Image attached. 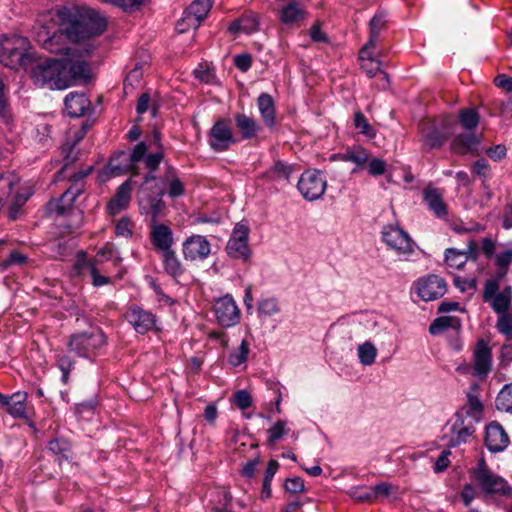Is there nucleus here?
<instances>
[{
  "label": "nucleus",
  "mask_w": 512,
  "mask_h": 512,
  "mask_svg": "<svg viewBox=\"0 0 512 512\" xmlns=\"http://www.w3.org/2000/svg\"><path fill=\"white\" fill-rule=\"evenodd\" d=\"M236 143L232 129L227 119H219L209 131V146L215 152H224L230 145Z\"/></svg>",
  "instance_id": "nucleus-12"
},
{
  "label": "nucleus",
  "mask_w": 512,
  "mask_h": 512,
  "mask_svg": "<svg viewBox=\"0 0 512 512\" xmlns=\"http://www.w3.org/2000/svg\"><path fill=\"white\" fill-rule=\"evenodd\" d=\"M454 122L451 117L424 119L419 123L421 141L426 150L440 148L453 133Z\"/></svg>",
  "instance_id": "nucleus-2"
},
{
  "label": "nucleus",
  "mask_w": 512,
  "mask_h": 512,
  "mask_svg": "<svg viewBox=\"0 0 512 512\" xmlns=\"http://www.w3.org/2000/svg\"><path fill=\"white\" fill-rule=\"evenodd\" d=\"M165 191L158 188L155 195H142L139 197V208L142 214L150 215L152 223H156L159 216L165 209V203L162 200Z\"/></svg>",
  "instance_id": "nucleus-19"
},
{
  "label": "nucleus",
  "mask_w": 512,
  "mask_h": 512,
  "mask_svg": "<svg viewBox=\"0 0 512 512\" xmlns=\"http://www.w3.org/2000/svg\"><path fill=\"white\" fill-rule=\"evenodd\" d=\"M327 187L326 178L319 170H307L301 174L297 188L308 201H314L323 196Z\"/></svg>",
  "instance_id": "nucleus-9"
},
{
  "label": "nucleus",
  "mask_w": 512,
  "mask_h": 512,
  "mask_svg": "<svg viewBox=\"0 0 512 512\" xmlns=\"http://www.w3.org/2000/svg\"><path fill=\"white\" fill-rule=\"evenodd\" d=\"M109 171L114 175H122L131 172L134 175V168L129 157V152H117L108 163Z\"/></svg>",
  "instance_id": "nucleus-30"
},
{
  "label": "nucleus",
  "mask_w": 512,
  "mask_h": 512,
  "mask_svg": "<svg viewBox=\"0 0 512 512\" xmlns=\"http://www.w3.org/2000/svg\"><path fill=\"white\" fill-rule=\"evenodd\" d=\"M498 279H488L484 284L483 301L488 303L498 315L507 313L512 300V287L499 289Z\"/></svg>",
  "instance_id": "nucleus-8"
},
{
  "label": "nucleus",
  "mask_w": 512,
  "mask_h": 512,
  "mask_svg": "<svg viewBox=\"0 0 512 512\" xmlns=\"http://www.w3.org/2000/svg\"><path fill=\"white\" fill-rule=\"evenodd\" d=\"M508 444L509 437L499 423L492 422L486 427L485 445L490 452H501Z\"/></svg>",
  "instance_id": "nucleus-20"
},
{
  "label": "nucleus",
  "mask_w": 512,
  "mask_h": 512,
  "mask_svg": "<svg viewBox=\"0 0 512 512\" xmlns=\"http://www.w3.org/2000/svg\"><path fill=\"white\" fill-rule=\"evenodd\" d=\"M359 362L364 366H370L375 362L377 349L373 343L366 341L357 349Z\"/></svg>",
  "instance_id": "nucleus-40"
},
{
  "label": "nucleus",
  "mask_w": 512,
  "mask_h": 512,
  "mask_svg": "<svg viewBox=\"0 0 512 512\" xmlns=\"http://www.w3.org/2000/svg\"><path fill=\"white\" fill-rule=\"evenodd\" d=\"M249 343L244 339L240 346L233 350L228 356V362L230 365L237 367L246 362L249 354Z\"/></svg>",
  "instance_id": "nucleus-43"
},
{
  "label": "nucleus",
  "mask_w": 512,
  "mask_h": 512,
  "mask_svg": "<svg viewBox=\"0 0 512 512\" xmlns=\"http://www.w3.org/2000/svg\"><path fill=\"white\" fill-rule=\"evenodd\" d=\"M234 122L235 127L245 140L256 138L262 129L256 119L245 113L234 114Z\"/></svg>",
  "instance_id": "nucleus-24"
},
{
  "label": "nucleus",
  "mask_w": 512,
  "mask_h": 512,
  "mask_svg": "<svg viewBox=\"0 0 512 512\" xmlns=\"http://www.w3.org/2000/svg\"><path fill=\"white\" fill-rule=\"evenodd\" d=\"M373 490V498L374 500L378 497H389L390 495L394 494L397 491V488L387 482H381L374 487H372Z\"/></svg>",
  "instance_id": "nucleus-55"
},
{
  "label": "nucleus",
  "mask_w": 512,
  "mask_h": 512,
  "mask_svg": "<svg viewBox=\"0 0 512 512\" xmlns=\"http://www.w3.org/2000/svg\"><path fill=\"white\" fill-rule=\"evenodd\" d=\"M242 21V32L246 34L253 33L258 29L257 18L253 15L244 16L241 18Z\"/></svg>",
  "instance_id": "nucleus-62"
},
{
  "label": "nucleus",
  "mask_w": 512,
  "mask_h": 512,
  "mask_svg": "<svg viewBox=\"0 0 512 512\" xmlns=\"http://www.w3.org/2000/svg\"><path fill=\"white\" fill-rule=\"evenodd\" d=\"M386 25V19L385 15L380 12L375 14L369 23L370 28V36L368 39V45L375 46L376 42L378 40L379 33L382 29L385 28Z\"/></svg>",
  "instance_id": "nucleus-41"
},
{
  "label": "nucleus",
  "mask_w": 512,
  "mask_h": 512,
  "mask_svg": "<svg viewBox=\"0 0 512 512\" xmlns=\"http://www.w3.org/2000/svg\"><path fill=\"white\" fill-rule=\"evenodd\" d=\"M65 109L70 117H81L90 108V100L85 93L70 92L64 100Z\"/></svg>",
  "instance_id": "nucleus-25"
},
{
  "label": "nucleus",
  "mask_w": 512,
  "mask_h": 512,
  "mask_svg": "<svg viewBox=\"0 0 512 512\" xmlns=\"http://www.w3.org/2000/svg\"><path fill=\"white\" fill-rule=\"evenodd\" d=\"M468 257L461 250L455 248H448L445 251V262L449 267L461 269L464 267Z\"/></svg>",
  "instance_id": "nucleus-42"
},
{
  "label": "nucleus",
  "mask_w": 512,
  "mask_h": 512,
  "mask_svg": "<svg viewBox=\"0 0 512 512\" xmlns=\"http://www.w3.org/2000/svg\"><path fill=\"white\" fill-rule=\"evenodd\" d=\"M333 159H339L345 162H352L357 167H362L369 159L367 151L361 147L348 149L344 153L333 155Z\"/></svg>",
  "instance_id": "nucleus-35"
},
{
  "label": "nucleus",
  "mask_w": 512,
  "mask_h": 512,
  "mask_svg": "<svg viewBox=\"0 0 512 512\" xmlns=\"http://www.w3.org/2000/svg\"><path fill=\"white\" fill-rule=\"evenodd\" d=\"M423 200L435 217L445 218L448 215L447 205L440 189L428 185L423 190Z\"/></svg>",
  "instance_id": "nucleus-21"
},
{
  "label": "nucleus",
  "mask_w": 512,
  "mask_h": 512,
  "mask_svg": "<svg viewBox=\"0 0 512 512\" xmlns=\"http://www.w3.org/2000/svg\"><path fill=\"white\" fill-rule=\"evenodd\" d=\"M361 67L366 72L367 76L372 78L380 71L381 62L368 57L367 62L362 63Z\"/></svg>",
  "instance_id": "nucleus-59"
},
{
  "label": "nucleus",
  "mask_w": 512,
  "mask_h": 512,
  "mask_svg": "<svg viewBox=\"0 0 512 512\" xmlns=\"http://www.w3.org/2000/svg\"><path fill=\"white\" fill-rule=\"evenodd\" d=\"M305 10L295 2L284 6L280 12V21L290 26H299L300 21L305 17Z\"/></svg>",
  "instance_id": "nucleus-33"
},
{
  "label": "nucleus",
  "mask_w": 512,
  "mask_h": 512,
  "mask_svg": "<svg viewBox=\"0 0 512 512\" xmlns=\"http://www.w3.org/2000/svg\"><path fill=\"white\" fill-rule=\"evenodd\" d=\"M148 147L145 142H139L134 146L131 152H129V157L131 159V163L134 168V175H138V167L137 164L145 159Z\"/></svg>",
  "instance_id": "nucleus-48"
},
{
  "label": "nucleus",
  "mask_w": 512,
  "mask_h": 512,
  "mask_svg": "<svg viewBox=\"0 0 512 512\" xmlns=\"http://www.w3.org/2000/svg\"><path fill=\"white\" fill-rule=\"evenodd\" d=\"M213 0H194L186 10L185 19L190 25L198 27L209 13Z\"/></svg>",
  "instance_id": "nucleus-27"
},
{
  "label": "nucleus",
  "mask_w": 512,
  "mask_h": 512,
  "mask_svg": "<svg viewBox=\"0 0 512 512\" xmlns=\"http://www.w3.org/2000/svg\"><path fill=\"white\" fill-rule=\"evenodd\" d=\"M29 49L26 37L12 35L3 36L0 41V62L10 68L20 65Z\"/></svg>",
  "instance_id": "nucleus-7"
},
{
  "label": "nucleus",
  "mask_w": 512,
  "mask_h": 512,
  "mask_svg": "<svg viewBox=\"0 0 512 512\" xmlns=\"http://www.w3.org/2000/svg\"><path fill=\"white\" fill-rule=\"evenodd\" d=\"M17 186L13 175L0 176V203L8 208V217L11 220L18 219L21 208L31 195L27 190L20 191Z\"/></svg>",
  "instance_id": "nucleus-3"
},
{
  "label": "nucleus",
  "mask_w": 512,
  "mask_h": 512,
  "mask_svg": "<svg viewBox=\"0 0 512 512\" xmlns=\"http://www.w3.org/2000/svg\"><path fill=\"white\" fill-rule=\"evenodd\" d=\"M235 66L242 72H246L252 65V57L249 54H239L234 58Z\"/></svg>",
  "instance_id": "nucleus-63"
},
{
  "label": "nucleus",
  "mask_w": 512,
  "mask_h": 512,
  "mask_svg": "<svg viewBox=\"0 0 512 512\" xmlns=\"http://www.w3.org/2000/svg\"><path fill=\"white\" fill-rule=\"evenodd\" d=\"M280 311L277 301L273 298L263 299L258 303V313L264 316H272Z\"/></svg>",
  "instance_id": "nucleus-51"
},
{
  "label": "nucleus",
  "mask_w": 512,
  "mask_h": 512,
  "mask_svg": "<svg viewBox=\"0 0 512 512\" xmlns=\"http://www.w3.org/2000/svg\"><path fill=\"white\" fill-rule=\"evenodd\" d=\"M59 27L50 31L42 26L37 41L51 53L63 52L61 59H48L37 64L32 70L36 84L50 89L62 90L76 80L89 77L90 68L82 53L77 49L59 46L65 37L72 43L89 41L101 35L106 29V20L99 12L86 6H63L57 10Z\"/></svg>",
  "instance_id": "nucleus-1"
},
{
  "label": "nucleus",
  "mask_w": 512,
  "mask_h": 512,
  "mask_svg": "<svg viewBox=\"0 0 512 512\" xmlns=\"http://www.w3.org/2000/svg\"><path fill=\"white\" fill-rule=\"evenodd\" d=\"M159 255L163 269L169 276L177 278L183 274V265L173 249L160 253Z\"/></svg>",
  "instance_id": "nucleus-31"
},
{
  "label": "nucleus",
  "mask_w": 512,
  "mask_h": 512,
  "mask_svg": "<svg viewBox=\"0 0 512 512\" xmlns=\"http://www.w3.org/2000/svg\"><path fill=\"white\" fill-rule=\"evenodd\" d=\"M164 181L168 185V195L171 198H177L184 194V185L182 181L177 177L176 171L173 167L167 168Z\"/></svg>",
  "instance_id": "nucleus-37"
},
{
  "label": "nucleus",
  "mask_w": 512,
  "mask_h": 512,
  "mask_svg": "<svg viewBox=\"0 0 512 512\" xmlns=\"http://www.w3.org/2000/svg\"><path fill=\"white\" fill-rule=\"evenodd\" d=\"M461 327V320L454 316H442L435 319L429 327V332L436 335L445 329L452 328L459 330Z\"/></svg>",
  "instance_id": "nucleus-39"
},
{
  "label": "nucleus",
  "mask_w": 512,
  "mask_h": 512,
  "mask_svg": "<svg viewBox=\"0 0 512 512\" xmlns=\"http://www.w3.org/2000/svg\"><path fill=\"white\" fill-rule=\"evenodd\" d=\"M257 105L264 124L273 128L275 126L276 109L274 100L268 93H262L257 99Z\"/></svg>",
  "instance_id": "nucleus-29"
},
{
  "label": "nucleus",
  "mask_w": 512,
  "mask_h": 512,
  "mask_svg": "<svg viewBox=\"0 0 512 512\" xmlns=\"http://www.w3.org/2000/svg\"><path fill=\"white\" fill-rule=\"evenodd\" d=\"M496 327L498 331L506 336L512 335V313L499 314Z\"/></svg>",
  "instance_id": "nucleus-54"
},
{
  "label": "nucleus",
  "mask_w": 512,
  "mask_h": 512,
  "mask_svg": "<svg viewBox=\"0 0 512 512\" xmlns=\"http://www.w3.org/2000/svg\"><path fill=\"white\" fill-rule=\"evenodd\" d=\"M211 252V244L205 236L192 235L182 244V253L186 261H204Z\"/></svg>",
  "instance_id": "nucleus-14"
},
{
  "label": "nucleus",
  "mask_w": 512,
  "mask_h": 512,
  "mask_svg": "<svg viewBox=\"0 0 512 512\" xmlns=\"http://www.w3.org/2000/svg\"><path fill=\"white\" fill-rule=\"evenodd\" d=\"M125 317L133 328L140 334H145L155 327V315L139 306H131Z\"/></svg>",
  "instance_id": "nucleus-17"
},
{
  "label": "nucleus",
  "mask_w": 512,
  "mask_h": 512,
  "mask_svg": "<svg viewBox=\"0 0 512 512\" xmlns=\"http://www.w3.org/2000/svg\"><path fill=\"white\" fill-rule=\"evenodd\" d=\"M480 140L472 132L456 135L451 141V150L457 154L473 153Z\"/></svg>",
  "instance_id": "nucleus-28"
},
{
  "label": "nucleus",
  "mask_w": 512,
  "mask_h": 512,
  "mask_svg": "<svg viewBox=\"0 0 512 512\" xmlns=\"http://www.w3.org/2000/svg\"><path fill=\"white\" fill-rule=\"evenodd\" d=\"M386 170V162L379 158H374L368 163V172L372 176H380Z\"/></svg>",
  "instance_id": "nucleus-58"
},
{
  "label": "nucleus",
  "mask_w": 512,
  "mask_h": 512,
  "mask_svg": "<svg viewBox=\"0 0 512 512\" xmlns=\"http://www.w3.org/2000/svg\"><path fill=\"white\" fill-rule=\"evenodd\" d=\"M150 241L158 254L171 250L174 244L173 231L165 224L152 223Z\"/></svg>",
  "instance_id": "nucleus-18"
},
{
  "label": "nucleus",
  "mask_w": 512,
  "mask_h": 512,
  "mask_svg": "<svg viewBox=\"0 0 512 512\" xmlns=\"http://www.w3.org/2000/svg\"><path fill=\"white\" fill-rule=\"evenodd\" d=\"M417 293L424 301H433L446 293V282L437 275H429L417 281Z\"/></svg>",
  "instance_id": "nucleus-15"
},
{
  "label": "nucleus",
  "mask_w": 512,
  "mask_h": 512,
  "mask_svg": "<svg viewBox=\"0 0 512 512\" xmlns=\"http://www.w3.org/2000/svg\"><path fill=\"white\" fill-rule=\"evenodd\" d=\"M115 234L119 237L129 238L132 236V223L128 217H122L115 226Z\"/></svg>",
  "instance_id": "nucleus-56"
},
{
  "label": "nucleus",
  "mask_w": 512,
  "mask_h": 512,
  "mask_svg": "<svg viewBox=\"0 0 512 512\" xmlns=\"http://www.w3.org/2000/svg\"><path fill=\"white\" fill-rule=\"evenodd\" d=\"M162 158H163V154L161 152L149 154V155H146V157L144 159V164H145L146 168H148L152 172H155L158 169Z\"/></svg>",
  "instance_id": "nucleus-61"
},
{
  "label": "nucleus",
  "mask_w": 512,
  "mask_h": 512,
  "mask_svg": "<svg viewBox=\"0 0 512 512\" xmlns=\"http://www.w3.org/2000/svg\"><path fill=\"white\" fill-rule=\"evenodd\" d=\"M354 126L359 131V133L367 137L372 138L375 136L374 129L369 124L363 113L360 111L356 112L354 115Z\"/></svg>",
  "instance_id": "nucleus-49"
},
{
  "label": "nucleus",
  "mask_w": 512,
  "mask_h": 512,
  "mask_svg": "<svg viewBox=\"0 0 512 512\" xmlns=\"http://www.w3.org/2000/svg\"><path fill=\"white\" fill-rule=\"evenodd\" d=\"M478 385L473 384L470 387V391L467 393V404L462 411H465L466 416L473 418L475 421H479L483 405L478 395Z\"/></svg>",
  "instance_id": "nucleus-32"
},
{
  "label": "nucleus",
  "mask_w": 512,
  "mask_h": 512,
  "mask_svg": "<svg viewBox=\"0 0 512 512\" xmlns=\"http://www.w3.org/2000/svg\"><path fill=\"white\" fill-rule=\"evenodd\" d=\"M234 402L239 409L245 410L252 405V398L246 390H239L234 394Z\"/></svg>",
  "instance_id": "nucleus-57"
},
{
  "label": "nucleus",
  "mask_w": 512,
  "mask_h": 512,
  "mask_svg": "<svg viewBox=\"0 0 512 512\" xmlns=\"http://www.w3.org/2000/svg\"><path fill=\"white\" fill-rule=\"evenodd\" d=\"M496 273L493 279L502 280L508 273L512 263V246L505 251L495 255Z\"/></svg>",
  "instance_id": "nucleus-38"
},
{
  "label": "nucleus",
  "mask_w": 512,
  "mask_h": 512,
  "mask_svg": "<svg viewBox=\"0 0 512 512\" xmlns=\"http://www.w3.org/2000/svg\"><path fill=\"white\" fill-rule=\"evenodd\" d=\"M474 479L479 488L486 495H498L510 497L512 488L501 476L492 472L486 465L484 459H481L477 468L474 470Z\"/></svg>",
  "instance_id": "nucleus-5"
},
{
  "label": "nucleus",
  "mask_w": 512,
  "mask_h": 512,
  "mask_svg": "<svg viewBox=\"0 0 512 512\" xmlns=\"http://www.w3.org/2000/svg\"><path fill=\"white\" fill-rule=\"evenodd\" d=\"M26 393L17 392L8 397L5 406L13 417H23L26 413Z\"/></svg>",
  "instance_id": "nucleus-36"
},
{
  "label": "nucleus",
  "mask_w": 512,
  "mask_h": 512,
  "mask_svg": "<svg viewBox=\"0 0 512 512\" xmlns=\"http://www.w3.org/2000/svg\"><path fill=\"white\" fill-rule=\"evenodd\" d=\"M249 228L246 224L237 223L227 242L226 252L233 259L244 262L251 257V250L248 245Z\"/></svg>",
  "instance_id": "nucleus-11"
},
{
  "label": "nucleus",
  "mask_w": 512,
  "mask_h": 512,
  "mask_svg": "<svg viewBox=\"0 0 512 512\" xmlns=\"http://www.w3.org/2000/svg\"><path fill=\"white\" fill-rule=\"evenodd\" d=\"M496 407L500 411L512 410V383L505 385L496 398Z\"/></svg>",
  "instance_id": "nucleus-44"
},
{
  "label": "nucleus",
  "mask_w": 512,
  "mask_h": 512,
  "mask_svg": "<svg viewBox=\"0 0 512 512\" xmlns=\"http://www.w3.org/2000/svg\"><path fill=\"white\" fill-rule=\"evenodd\" d=\"M74 242L72 240L58 239L49 242L46 250L54 259L64 260L73 250Z\"/></svg>",
  "instance_id": "nucleus-34"
},
{
  "label": "nucleus",
  "mask_w": 512,
  "mask_h": 512,
  "mask_svg": "<svg viewBox=\"0 0 512 512\" xmlns=\"http://www.w3.org/2000/svg\"><path fill=\"white\" fill-rule=\"evenodd\" d=\"M48 450L55 455H61V457L66 460L70 458V443L63 438H55L49 441Z\"/></svg>",
  "instance_id": "nucleus-45"
},
{
  "label": "nucleus",
  "mask_w": 512,
  "mask_h": 512,
  "mask_svg": "<svg viewBox=\"0 0 512 512\" xmlns=\"http://www.w3.org/2000/svg\"><path fill=\"white\" fill-rule=\"evenodd\" d=\"M214 313L218 324L225 328L235 326L240 320V310L229 295L219 298L215 302Z\"/></svg>",
  "instance_id": "nucleus-13"
},
{
  "label": "nucleus",
  "mask_w": 512,
  "mask_h": 512,
  "mask_svg": "<svg viewBox=\"0 0 512 512\" xmlns=\"http://www.w3.org/2000/svg\"><path fill=\"white\" fill-rule=\"evenodd\" d=\"M492 368V351L488 343L480 339L477 341L473 353L474 374L480 378H485Z\"/></svg>",
  "instance_id": "nucleus-16"
},
{
  "label": "nucleus",
  "mask_w": 512,
  "mask_h": 512,
  "mask_svg": "<svg viewBox=\"0 0 512 512\" xmlns=\"http://www.w3.org/2000/svg\"><path fill=\"white\" fill-rule=\"evenodd\" d=\"M451 452L449 450H443L437 458L434 466L435 472H442L448 468L450 464L449 456Z\"/></svg>",
  "instance_id": "nucleus-64"
},
{
  "label": "nucleus",
  "mask_w": 512,
  "mask_h": 512,
  "mask_svg": "<svg viewBox=\"0 0 512 512\" xmlns=\"http://www.w3.org/2000/svg\"><path fill=\"white\" fill-rule=\"evenodd\" d=\"M56 361H57L58 368L62 372L61 380L64 384H67L68 379H69V374L74 367V361L72 360V358L69 355H67L65 353L58 354L56 356Z\"/></svg>",
  "instance_id": "nucleus-47"
},
{
  "label": "nucleus",
  "mask_w": 512,
  "mask_h": 512,
  "mask_svg": "<svg viewBox=\"0 0 512 512\" xmlns=\"http://www.w3.org/2000/svg\"><path fill=\"white\" fill-rule=\"evenodd\" d=\"M105 344L106 336L98 328L72 334L67 342L69 351L83 358H92Z\"/></svg>",
  "instance_id": "nucleus-4"
},
{
  "label": "nucleus",
  "mask_w": 512,
  "mask_h": 512,
  "mask_svg": "<svg viewBox=\"0 0 512 512\" xmlns=\"http://www.w3.org/2000/svg\"><path fill=\"white\" fill-rule=\"evenodd\" d=\"M456 419L451 427V436L449 439V446L456 447L466 443L474 433V427L471 423H465L462 412L455 415Z\"/></svg>",
  "instance_id": "nucleus-22"
},
{
  "label": "nucleus",
  "mask_w": 512,
  "mask_h": 512,
  "mask_svg": "<svg viewBox=\"0 0 512 512\" xmlns=\"http://www.w3.org/2000/svg\"><path fill=\"white\" fill-rule=\"evenodd\" d=\"M286 421L278 420L269 430H268V444L272 445L276 443L280 438L283 437L287 433L285 429Z\"/></svg>",
  "instance_id": "nucleus-52"
},
{
  "label": "nucleus",
  "mask_w": 512,
  "mask_h": 512,
  "mask_svg": "<svg viewBox=\"0 0 512 512\" xmlns=\"http://www.w3.org/2000/svg\"><path fill=\"white\" fill-rule=\"evenodd\" d=\"M373 493L372 487H352L349 495L360 502H372L374 500Z\"/></svg>",
  "instance_id": "nucleus-50"
},
{
  "label": "nucleus",
  "mask_w": 512,
  "mask_h": 512,
  "mask_svg": "<svg viewBox=\"0 0 512 512\" xmlns=\"http://www.w3.org/2000/svg\"><path fill=\"white\" fill-rule=\"evenodd\" d=\"M472 171L480 177L487 178L490 173V165L487 160L482 158L473 164Z\"/></svg>",
  "instance_id": "nucleus-60"
},
{
  "label": "nucleus",
  "mask_w": 512,
  "mask_h": 512,
  "mask_svg": "<svg viewBox=\"0 0 512 512\" xmlns=\"http://www.w3.org/2000/svg\"><path fill=\"white\" fill-rule=\"evenodd\" d=\"M131 180L123 182L117 189L115 195L107 204V211L110 215H116L126 209L131 201Z\"/></svg>",
  "instance_id": "nucleus-23"
},
{
  "label": "nucleus",
  "mask_w": 512,
  "mask_h": 512,
  "mask_svg": "<svg viewBox=\"0 0 512 512\" xmlns=\"http://www.w3.org/2000/svg\"><path fill=\"white\" fill-rule=\"evenodd\" d=\"M284 489L291 494L305 492L304 480L301 477L287 478L284 482Z\"/></svg>",
  "instance_id": "nucleus-53"
},
{
  "label": "nucleus",
  "mask_w": 512,
  "mask_h": 512,
  "mask_svg": "<svg viewBox=\"0 0 512 512\" xmlns=\"http://www.w3.org/2000/svg\"><path fill=\"white\" fill-rule=\"evenodd\" d=\"M459 122L466 130H472L479 124V114L474 109H462L459 113Z\"/></svg>",
  "instance_id": "nucleus-46"
},
{
  "label": "nucleus",
  "mask_w": 512,
  "mask_h": 512,
  "mask_svg": "<svg viewBox=\"0 0 512 512\" xmlns=\"http://www.w3.org/2000/svg\"><path fill=\"white\" fill-rule=\"evenodd\" d=\"M92 168L85 171H79L70 177L71 186L61 195L58 200L50 201L47 209L50 213L56 215L66 214L73 206L76 198L83 192L84 189V178L90 173Z\"/></svg>",
  "instance_id": "nucleus-6"
},
{
  "label": "nucleus",
  "mask_w": 512,
  "mask_h": 512,
  "mask_svg": "<svg viewBox=\"0 0 512 512\" xmlns=\"http://www.w3.org/2000/svg\"><path fill=\"white\" fill-rule=\"evenodd\" d=\"M381 234L384 243L397 254L409 255L414 252L415 243L409 234L399 226L386 225Z\"/></svg>",
  "instance_id": "nucleus-10"
},
{
  "label": "nucleus",
  "mask_w": 512,
  "mask_h": 512,
  "mask_svg": "<svg viewBox=\"0 0 512 512\" xmlns=\"http://www.w3.org/2000/svg\"><path fill=\"white\" fill-rule=\"evenodd\" d=\"M293 165L283 161H276L264 174L263 178L279 184L290 183V178L295 172Z\"/></svg>",
  "instance_id": "nucleus-26"
}]
</instances>
